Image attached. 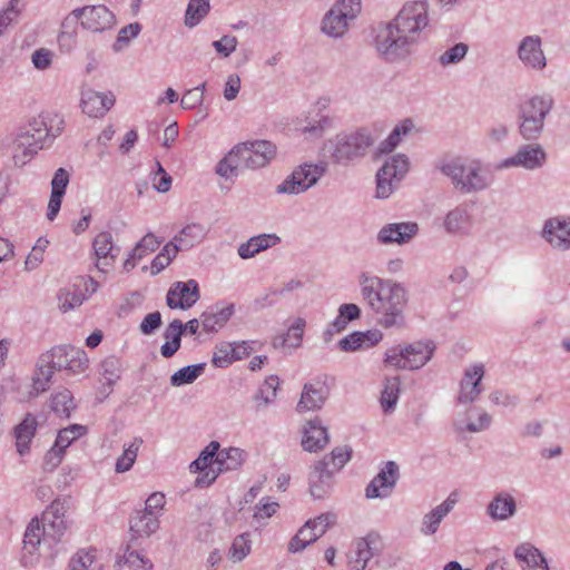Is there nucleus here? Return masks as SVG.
Here are the masks:
<instances>
[{
  "mask_svg": "<svg viewBox=\"0 0 570 570\" xmlns=\"http://www.w3.org/2000/svg\"><path fill=\"white\" fill-rule=\"evenodd\" d=\"M205 235V227L202 224L193 223L186 225L174 238L175 242H177L185 250L191 248L195 244L200 243Z\"/></svg>",
  "mask_w": 570,
  "mask_h": 570,
  "instance_id": "nucleus-36",
  "label": "nucleus"
},
{
  "mask_svg": "<svg viewBox=\"0 0 570 570\" xmlns=\"http://www.w3.org/2000/svg\"><path fill=\"white\" fill-rule=\"evenodd\" d=\"M209 8V0H189L185 14V24L189 28L197 26L208 13Z\"/></svg>",
  "mask_w": 570,
  "mask_h": 570,
  "instance_id": "nucleus-44",
  "label": "nucleus"
},
{
  "mask_svg": "<svg viewBox=\"0 0 570 570\" xmlns=\"http://www.w3.org/2000/svg\"><path fill=\"white\" fill-rule=\"evenodd\" d=\"M419 233V225L414 222L391 223L384 225L377 233L380 244H407Z\"/></svg>",
  "mask_w": 570,
  "mask_h": 570,
  "instance_id": "nucleus-20",
  "label": "nucleus"
},
{
  "mask_svg": "<svg viewBox=\"0 0 570 570\" xmlns=\"http://www.w3.org/2000/svg\"><path fill=\"white\" fill-rule=\"evenodd\" d=\"M51 132L46 117L32 118L26 126L21 127L14 140L13 163L17 167L27 165L45 145L60 132Z\"/></svg>",
  "mask_w": 570,
  "mask_h": 570,
  "instance_id": "nucleus-5",
  "label": "nucleus"
},
{
  "mask_svg": "<svg viewBox=\"0 0 570 570\" xmlns=\"http://www.w3.org/2000/svg\"><path fill=\"white\" fill-rule=\"evenodd\" d=\"M553 107L549 95L533 96L519 106V132L525 140H537L543 131L544 120Z\"/></svg>",
  "mask_w": 570,
  "mask_h": 570,
  "instance_id": "nucleus-6",
  "label": "nucleus"
},
{
  "mask_svg": "<svg viewBox=\"0 0 570 570\" xmlns=\"http://www.w3.org/2000/svg\"><path fill=\"white\" fill-rule=\"evenodd\" d=\"M88 364L89 360L83 350L72 345L53 346L38 357L29 396L35 397L46 392L55 371L66 370L71 374H80L88 368Z\"/></svg>",
  "mask_w": 570,
  "mask_h": 570,
  "instance_id": "nucleus-3",
  "label": "nucleus"
},
{
  "mask_svg": "<svg viewBox=\"0 0 570 570\" xmlns=\"http://www.w3.org/2000/svg\"><path fill=\"white\" fill-rule=\"evenodd\" d=\"M37 425L36 417L28 413L22 422L14 428L17 452L21 456L30 452V443L36 434Z\"/></svg>",
  "mask_w": 570,
  "mask_h": 570,
  "instance_id": "nucleus-30",
  "label": "nucleus"
},
{
  "mask_svg": "<svg viewBox=\"0 0 570 570\" xmlns=\"http://www.w3.org/2000/svg\"><path fill=\"white\" fill-rule=\"evenodd\" d=\"M377 541V535L368 534L356 541L355 551L351 553L354 559L360 560L367 564L371 558L374 556V547Z\"/></svg>",
  "mask_w": 570,
  "mask_h": 570,
  "instance_id": "nucleus-50",
  "label": "nucleus"
},
{
  "mask_svg": "<svg viewBox=\"0 0 570 570\" xmlns=\"http://www.w3.org/2000/svg\"><path fill=\"white\" fill-rule=\"evenodd\" d=\"M330 395V387L325 381L316 380L306 383L303 387L296 410L298 412L320 410Z\"/></svg>",
  "mask_w": 570,
  "mask_h": 570,
  "instance_id": "nucleus-21",
  "label": "nucleus"
},
{
  "mask_svg": "<svg viewBox=\"0 0 570 570\" xmlns=\"http://www.w3.org/2000/svg\"><path fill=\"white\" fill-rule=\"evenodd\" d=\"M426 1L406 2L393 20L381 24L375 36V48L389 62L406 59L429 29Z\"/></svg>",
  "mask_w": 570,
  "mask_h": 570,
  "instance_id": "nucleus-1",
  "label": "nucleus"
},
{
  "mask_svg": "<svg viewBox=\"0 0 570 570\" xmlns=\"http://www.w3.org/2000/svg\"><path fill=\"white\" fill-rule=\"evenodd\" d=\"M115 104L111 92L104 94L94 89H85L81 92V108L89 117L104 116Z\"/></svg>",
  "mask_w": 570,
  "mask_h": 570,
  "instance_id": "nucleus-24",
  "label": "nucleus"
},
{
  "mask_svg": "<svg viewBox=\"0 0 570 570\" xmlns=\"http://www.w3.org/2000/svg\"><path fill=\"white\" fill-rule=\"evenodd\" d=\"M279 237L275 234H262L250 237L247 242L238 246V255L243 259L254 257L256 254L265 250L279 242Z\"/></svg>",
  "mask_w": 570,
  "mask_h": 570,
  "instance_id": "nucleus-31",
  "label": "nucleus"
},
{
  "mask_svg": "<svg viewBox=\"0 0 570 570\" xmlns=\"http://www.w3.org/2000/svg\"><path fill=\"white\" fill-rule=\"evenodd\" d=\"M400 478L399 465L387 461L377 475L367 484L365 497L367 499H385L391 495Z\"/></svg>",
  "mask_w": 570,
  "mask_h": 570,
  "instance_id": "nucleus-15",
  "label": "nucleus"
},
{
  "mask_svg": "<svg viewBox=\"0 0 570 570\" xmlns=\"http://www.w3.org/2000/svg\"><path fill=\"white\" fill-rule=\"evenodd\" d=\"M361 295L384 328L405 326L404 309L409 296L405 287L392 279H383L362 273L358 276Z\"/></svg>",
  "mask_w": 570,
  "mask_h": 570,
  "instance_id": "nucleus-2",
  "label": "nucleus"
},
{
  "mask_svg": "<svg viewBox=\"0 0 570 570\" xmlns=\"http://www.w3.org/2000/svg\"><path fill=\"white\" fill-rule=\"evenodd\" d=\"M87 433V426L81 424H71L61 429L56 439V445L66 450L75 440Z\"/></svg>",
  "mask_w": 570,
  "mask_h": 570,
  "instance_id": "nucleus-48",
  "label": "nucleus"
},
{
  "mask_svg": "<svg viewBox=\"0 0 570 570\" xmlns=\"http://www.w3.org/2000/svg\"><path fill=\"white\" fill-rule=\"evenodd\" d=\"M206 363L184 366L170 376L173 386H181L195 382L205 371Z\"/></svg>",
  "mask_w": 570,
  "mask_h": 570,
  "instance_id": "nucleus-40",
  "label": "nucleus"
},
{
  "mask_svg": "<svg viewBox=\"0 0 570 570\" xmlns=\"http://www.w3.org/2000/svg\"><path fill=\"white\" fill-rule=\"evenodd\" d=\"M206 89V83L203 82L202 85L187 90L180 100V106L184 109H194L203 104L204 100V92Z\"/></svg>",
  "mask_w": 570,
  "mask_h": 570,
  "instance_id": "nucleus-56",
  "label": "nucleus"
},
{
  "mask_svg": "<svg viewBox=\"0 0 570 570\" xmlns=\"http://www.w3.org/2000/svg\"><path fill=\"white\" fill-rule=\"evenodd\" d=\"M435 345L431 341H417L397 345L385 352L384 363L395 370L414 371L423 367L433 356Z\"/></svg>",
  "mask_w": 570,
  "mask_h": 570,
  "instance_id": "nucleus-8",
  "label": "nucleus"
},
{
  "mask_svg": "<svg viewBox=\"0 0 570 570\" xmlns=\"http://www.w3.org/2000/svg\"><path fill=\"white\" fill-rule=\"evenodd\" d=\"M492 422V417L487 412H482L475 422H466L463 417H458L453 421V429L459 432L476 433L487 430Z\"/></svg>",
  "mask_w": 570,
  "mask_h": 570,
  "instance_id": "nucleus-43",
  "label": "nucleus"
},
{
  "mask_svg": "<svg viewBox=\"0 0 570 570\" xmlns=\"http://www.w3.org/2000/svg\"><path fill=\"white\" fill-rule=\"evenodd\" d=\"M219 443L217 441H212L198 455L196 460H194L190 465L189 470L194 473L196 472H203L205 471L209 464L212 463L213 459H216V454L219 450Z\"/></svg>",
  "mask_w": 570,
  "mask_h": 570,
  "instance_id": "nucleus-47",
  "label": "nucleus"
},
{
  "mask_svg": "<svg viewBox=\"0 0 570 570\" xmlns=\"http://www.w3.org/2000/svg\"><path fill=\"white\" fill-rule=\"evenodd\" d=\"M59 308L66 313L82 304L85 296L80 292H60L58 295Z\"/></svg>",
  "mask_w": 570,
  "mask_h": 570,
  "instance_id": "nucleus-58",
  "label": "nucleus"
},
{
  "mask_svg": "<svg viewBox=\"0 0 570 570\" xmlns=\"http://www.w3.org/2000/svg\"><path fill=\"white\" fill-rule=\"evenodd\" d=\"M95 550H80L76 557L70 561V570H87L89 569L96 558Z\"/></svg>",
  "mask_w": 570,
  "mask_h": 570,
  "instance_id": "nucleus-61",
  "label": "nucleus"
},
{
  "mask_svg": "<svg viewBox=\"0 0 570 570\" xmlns=\"http://www.w3.org/2000/svg\"><path fill=\"white\" fill-rule=\"evenodd\" d=\"M49 541L58 543L65 534L68 525L66 519H51L42 521Z\"/></svg>",
  "mask_w": 570,
  "mask_h": 570,
  "instance_id": "nucleus-55",
  "label": "nucleus"
},
{
  "mask_svg": "<svg viewBox=\"0 0 570 570\" xmlns=\"http://www.w3.org/2000/svg\"><path fill=\"white\" fill-rule=\"evenodd\" d=\"M489 400L494 405H502L504 407H515L520 403L518 395L507 393L501 390H495L489 394Z\"/></svg>",
  "mask_w": 570,
  "mask_h": 570,
  "instance_id": "nucleus-62",
  "label": "nucleus"
},
{
  "mask_svg": "<svg viewBox=\"0 0 570 570\" xmlns=\"http://www.w3.org/2000/svg\"><path fill=\"white\" fill-rule=\"evenodd\" d=\"M439 170L451 179V183L461 194L479 193L489 188L491 178L485 174L478 161L454 157L443 159L438 165Z\"/></svg>",
  "mask_w": 570,
  "mask_h": 570,
  "instance_id": "nucleus-4",
  "label": "nucleus"
},
{
  "mask_svg": "<svg viewBox=\"0 0 570 570\" xmlns=\"http://www.w3.org/2000/svg\"><path fill=\"white\" fill-rule=\"evenodd\" d=\"M278 385L279 380L276 375H271L265 380L254 395V400L258 403V406H266L274 402Z\"/></svg>",
  "mask_w": 570,
  "mask_h": 570,
  "instance_id": "nucleus-46",
  "label": "nucleus"
},
{
  "mask_svg": "<svg viewBox=\"0 0 570 570\" xmlns=\"http://www.w3.org/2000/svg\"><path fill=\"white\" fill-rule=\"evenodd\" d=\"M100 370L105 383L111 386L120 379V360L116 356H109L101 362Z\"/></svg>",
  "mask_w": 570,
  "mask_h": 570,
  "instance_id": "nucleus-49",
  "label": "nucleus"
},
{
  "mask_svg": "<svg viewBox=\"0 0 570 570\" xmlns=\"http://www.w3.org/2000/svg\"><path fill=\"white\" fill-rule=\"evenodd\" d=\"M468 209L463 206H458L446 214L443 226L448 233L455 234L462 230L468 225Z\"/></svg>",
  "mask_w": 570,
  "mask_h": 570,
  "instance_id": "nucleus-42",
  "label": "nucleus"
},
{
  "mask_svg": "<svg viewBox=\"0 0 570 570\" xmlns=\"http://www.w3.org/2000/svg\"><path fill=\"white\" fill-rule=\"evenodd\" d=\"M514 556L527 566V570H549L547 559L542 552L531 544H520Z\"/></svg>",
  "mask_w": 570,
  "mask_h": 570,
  "instance_id": "nucleus-32",
  "label": "nucleus"
},
{
  "mask_svg": "<svg viewBox=\"0 0 570 570\" xmlns=\"http://www.w3.org/2000/svg\"><path fill=\"white\" fill-rule=\"evenodd\" d=\"M245 460V452L238 448L218 450L215 462L219 472L235 471L242 466Z\"/></svg>",
  "mask_w": 570,
  "mask_h": 570,
  "instance_id": "nucleus-34",
  "label": "nucleus"
},
{
  "mask_svg": "<svg viewBox=\"0 0 570 570\" xmlns=\"http://www.w3.org/2000/svg\"><path fill=\"white\" fill-rule=\"evenodd\" d=\"M400 386L401 382L397 376L385 379L384 389L380 400L385 413L394 410L400 395Z\"/></svg>",
  "mask_w": 570,
  "mask_h": 570,
  "instance_id": "nucleus-39",
  "label": "nucleus"
},
{
  "mask_svg": "<svg viewBox=\"0 0 570 570\" xmlns=\"http://www.w3.org/2000/svg\"><path fill=\"white\" fill-rule=\"evenodd\" d=\"M518 57L527 68L540 71L547 67V58L539 36L524 37L519 43Z\"/></svg>",
  "mask_w": 570,
  "mask_h": 570,
  "instance_id": "nucleus-19",
  "label": "nucleus"
},
{
  "mask_svg": "<svg viewBox=\"0 0 570 570\" xmlns=\"http://www.w3.org/2000/svg\"><path fill=\"white\" fill-rule=\"evenodd\" d=\"M41 541L43 543H49L48 535H46V530L43 524L37 519H32L24 532L23 538V551L24 554L22 556V564L24 567H29L33 564V560L31 558L27 557V553L30 556L35 554V552L38 550V547L40 546Z\"/></svg>",
  "mask_w": 570,
  "mask_h": 570,
  "instance_id": "nucleus-26",
  "label": "nucleus"
},
{
  "mask_svg": "<svg viewBox=\"0 0 570 570\" xmlns=\"http://www.w3.org/2000/svg\"><path fill=\"white\" fill-rule=\"evenodd\" d=\"M324 173L325 166L323 164H303L296 167L291 175L276 186L275 193L278 195H298L304 193L314 186Z\"/></svg>",
  "mask_w": 570,
  "mask_h": 570,
  "instance_id": "nucleus-10",
  "label": "nucleus"
},
{
  "mask_svg": "<svg viewBox=\"0 0 570 570\" xmlns=\"http://www.w3.org/2000/svg\"><path fill=\"white\" fill-rule=\"evenodd\" d=\"M279 504L276 501H272L268 497L263 498L255 508L254 518L268 519L277 512Z\"/></svg>",
  "mask_w": 570,
  "mask_h": 570,
  "instance_id": "nucleus-63",
  "label": "nucleus"
},
{
  "mask_svg": "<svg viewBox=\"0 0 570 570\" xmlns=\"http://www.w3.org/2000/svg\"><path fill=\"white\" fill-rule=\"evenodd\" d=\"M361 11V0H340L324 16L322 31L331 38H341L348 29L350 21Z\"/></svg>",
  "mask_w": 570,
  "mask_h": 570,
  "instance_id": "nucleus-9",
  "label": "nucleus"
},
{
  "mask_svg": "<svg viewBox=\"0 0 570 570\" xmlns=\"http://www.w3.org/2000/svg\"><path fill=\"white\" fill-rule=\"evenodd\" d=\"M141 444L142 439L136 436L127 446L124 448L122 454L116 461L115 471L117 473L127 472L132 468Z\"/></svg>",
  "mask_w": 570,
  "mask_h": 570,
  "instance_id": "nucleus-38",
  "label": "nucleus"
},
{
  "mask_svg": "<svg viewBox=\"0 0 570 570\" xmlns=\"http://www.w3.org/2000/svg\"><path fill=\"white\" fill-rule=\"evenodd\" d=\"M19 0H10L8 6L0 12V36L19 17Z\"/></svg>",
  "mask_w": 570,
  "mask_h": 570,
  "instance_id": "nucleus-57",
  "label": "nucleus"
},
{
  "mask_svg": "<svg viewBox=\"0 0 570 570\" xmlns=\"http://www.w3.org/2000/svg\"><path fill=\"white\" fill-rule=\"evenodd\" d=\"M330 441L328 432L320 419L311 420L304 429L302 446L305 451L317 452L323 450Z\"/></svg>",
  "mask_w": 570,
  "mask_h": 570,
  "instance_id": "nucleus-29",
  "label": "nucleus"
},
{
  "mask_svg": "<svg viewBox=\"0 0 570 570\" xmlns=\"http://www.w3.org/2000/svg\"><path fill=\"white\" fill-rule=\"evenodd\" d=\"M334 471L328 469V460L317 461L309 473V493L314 499H324L333 487Z\"/></svg>",
  "mask_w": 570,
  "mask_h": 570,
  "instance_id": "nucleus-22",
  "label": "nucleus"
},
{
  "mask_svg": "<svg viewBox=\"0 0 570 570\" xmlns=\"http://www.w3.org/2000/svg\"><path fill=\"white\" fill-rule=\"evenodd\" d=\"M233 305L217 312H204L200 322L205 332H216L222 328L233 315Z\"/></svg>",
  "mask_w": 570,
  "mask_h": 570,
  "instance_id": "nucleus-37",
  "label": "nucleus"
},
{
  "mask_svg": "<svg viewBox=\"0 0 570 570\" xmlns=\"http://www.w3.org/2000/svg\"><path fill=\"white\" fill-rule=\"evenodd\" d=\"M409 170V159L403 154L391 157L376 174V197L387 198Z\"/></svg>",
  "mask_w": 570,
  "mask_h": 570,
  "instance_id": "nucleus-11",
  "label": "nucleus"
},
{
  "mask_svg": "<svg viewBox=\"0 0 570 570\" xmlns=\"http://www.w3.org/2000/svg\"><path fill=\"white\" fill-rule=\"evenodd\" d=\"M184 334L183 322L174 320L164 332L167 340L160 347V353L165 358L171 357L180 347L181 336Z\"/></svg>",
  "mask_w": 570,
  "mask_h": 570,
  "instance_id": "nucleus-33",
  "label": "nucleus"
},
{
  "mask_svg": "<svg viewBox=\"0 0 570 570\" xmlns=\"http://www.w3.org/2000/svg\"><path fill=\"white\" fill-rule=\"evenodd\" d=\"M159 529V519L157 514L146 513L141 510L136 511L129 520L130 542L138 539L149 538Z\"/></svg>",
  "mask_w": 570,
  "mask_h": 570,
  "instance_id": "nucleus-25",
  "label": "nucleus"
},
{
  "mask_svg": "<svg viewBox=\"0 0 570 570\" xmlns=\"http://www.w3.org/2000/svg\"><path fill=\"white\" fill-rule=\"evenodd\" d=\"M243 167L238 153H235V147L218 161L216 166V174L225 179L237 177L238 168Z\"/></svg>",
  "mask_w": 570,
  "mask_h": 570,
  "instance_id": "nucleus-41",
  "label": "nucleus"
},
{
  "mask_svg": "<svg viewBox=\"0 0 570 570\" xmlns=\"http://www.w3.org/2000/svg\"><path fill=\"white\" fill-rule=\"evenodd\" d=\"M135 542L128 543L125 553H124V563L132 568L134 570H150L153 568V563L145 558L140 552L132 550L131 546Z\"/></svg>",
  "mask_w": 570,
  "mask_h": 570,
  "instance_id": "nucleus-52",
  "label": "nucleus"
},
{
  "mask_svg": "<svg viewBox=\"0 0 570 570\" xmlns=\"http://www.w3.org/2000/svg\"><path fill=\"white\" fill-rule=\"evenodd\" d=\"M69 17L80 20V26L95 33L110 30L116 22L115 14L105 6H85L73 9Z\"/></svg>",
  "mask_w": 570,
  "mask_h": 570,
  "instance_id": "nucleus-12",
  "label": "nucleus"
},
{
  "mask_svg": "<svg viewBox=\"0 0 570 570\" xmlns=\"http://www.w3.org/2000/svg\"><path fill=\"white\" fill-rule=\"evenodd\" d=\"M243 167L258 169L268 165L276 156V146L268 140L246 141L235 146Z\"/></svg>",
  "mask_w": 570,
  "mask_h": 570,
  "instance_id": "nucleus-13",
  "label": "nucleus"
},
{
  "mask_svg": "<svg viewBox=\"0 0 570 570\" xmlns=\"http://www.w3.org/2000/svg\"><path fill=\"white\" fill-rule=\"evenodd\" d=\"M250 552V541L248 540V533H243L236 537L228 551V558L233 562H240Z\"/></svg>",
  "mask_w": 570,
  "mask_h": 570,
  "instance_id": "nucleus-51",
  "label": "nucleus"
},
{
  "mask_svg": "<svg viewBox=\"0 0 570 570\" xmlns=\"http://www.w3.org/2000/svg\"><path fill=\"white\" fill-rule=\"evenodd\" d=\"M238 40L235 36L225 35L219 40L213 41L212 46L218 55L229 57L237 48Z\"/></svg>",
  "mask_w": 570,
  "mask_h": 570,
  "instance_id": "nucleus-59",
  "label": "nucleus"
},
{
  "mask_svg": "<svg viewBox=\"0 0 570 570\" xmlns=\"http://www.w3.org/2000/svg\"><path fill=\"white\" fill-rule=\"evenodd\" d=\"M92 248L97 258L96 267L102 273L107 272L120 250L114 245L112 235L109 232L99 233L92 240Z\"/></svg>",
  "mask_w": 570,
  "mask_h": 570,
  "instance_id": "nucleus-23",
  "label": "nucleus"
},
{
  "mask_svg": "<svg viewBox=\"0 0 570 570\" xmlns=\"http://www.w3.org/2000/svg\"><path fill=\"white\" fill-rule=\"evenodd\" d=\"M305 321L297 318L295 323L289 326L286 334L279 335L274 338L273 345L275 348H296L301 345L305 327Z\"/></svg>",
  "mask_w": 570,
  "mask_h": 570,
  "instance_id": "nucleus-35",
  "label": "nucleus"
},
{
  "mask_svg": "<svg viewBox=\"0 0 570 570\" xmlns=\"http://www.w3.org/2000/svg\"><path fill=\"white\" fill-rule=\"evenodd\" d=\"M483 376L484 366L482 364H474L464 371L456 396L458 404H472L479 399L483 391Z\"/></svg>",
  "mask_w": 570,
  "mask_h": 570,
  "instance_id": "nucleus-18",
  "label": "nucleus"
},
{
  "mask_svg": "<svg viewBox=\"0 0 570 570\" xmlns=\"http://www.w3.org/2000/svg\"><path fill=\"white\" fill-rule=\"evenodd\" d=\"M547 161V153L539 144H528L519 147L517 153L503 159L497 167L499 169L522 167L528 170L541 168Z\"/></svg>",
  "mask_w": 570,
  "mask_h": 570,
  "instance_id": "nucleus-14",
  "label": "nucleus"
},
{
  "mask_svg": "<svg viewBox=\"0 0 570 570\" xmlns=\"http://www.w3.org/2000/svg\"><path fill=\"white\" fill-rule=\"evenodd\" d=\"M469 51L468 45L463 42L455 43L450 49L445 50L440 57L439 62L441 66L455 65L464 59Z\"/></svg>",
  "mask_w": 570,
  "mask_h": 570,
  "instance_id": "nucleus-54",
  "label": "nucleus"
},
{
  "mask_svg": "<svg viewBox=\"0 0 570 570\" xmlns=\"http://www.w3.org/2000/svg\"><path fill=\"white\" fill-rule=\"evenodd\" d=\"M458 502L456 492H452L445 501L441 504L436 505L429 513L424 514L421 524V532L424 535L434 534L442 520L453 510L454 505Z\"/></svg>",
  "mask_w": 570,
  "mask_h": 570,
  "instance_id": "nucleus-27",
  "label": "nucleus"
},
{
  "mask_svg": "<svg viewBox=\"0 0 570 570\" xmlns=\"http://www.w3.org/2000/svg\"><path fill=\"white\" fill-rule=\"evenodd\" d=\"M140 30L141 26L138 22H132L121 28L118 32L115 43L112 45L114 51L119 52L126 48L130 40L139 35Z\"/></svg>",
  "mask_w": 570,
  "mask_h": 570,
  "instance_id": "nucleus-53",
  "label": "nucleus"
},
{
  "mask_svg": "<svg viewBox=\"0 0 570 570\" xmlns=\"http://www.w3.org/2000/svg\"><path fill=\"white\" fill-rule=\"evenodd\" d=\"M542 238L554 249H570V216H557L544 222Z\"/></svg>",
  "mask_w": 570,
  "mask_h": 570,
  "instance_id": "nucleus-16",
  "label": "nucleus"
},
{
  "mask_svg": "<svg viewBox=\"0 0 570 570\" xmlns=\"http://www.w3.org/2000/svg\"><path fill=\"white\" fill-rule=\"evenodd\" d=\"M65 454V450L57 446L56 443L45 454L42 468L45 471L51 472L53 471L62 461Z\"/></svg>",
  "mask_w": 570,
  "mask_h": 570,
  "instance_id": "nucleus-64",
  "label": "nucleus"
},
{
  "mask_svg": "<svg viewBox=\"0 0 570 570\" xmlns=\"http://www.w3.org/2000/svg\"><path fill=\"white\" fill-rule=\"evenodd\" d=\"M374 139L366 129L351 134H340L324 145V151L334 163L346 165L366 155Z\"/></svg>",
  "mask_w": 570,
  "mask_h": 570,
  "instance_id": "nucleus-7",
  "label": "nucleus"
},
{
  "mask_svg": "<svg viewBox=\"0 0 570 570\" xmlns=\"http://www.w3.org/2000/svg\"><path fill=\"white\" fill-rule=\"evenodd\" d=\"M487 513L493 521H507L517 513L515 499L509 492L501 491L489 502Z\"/></svg>",
  "mask_w": 570,
  "mask_h": 570,
  "instance_id": "nucleus-28",
  "label": "nucleus"
},
{
  "mask_svg": "<svg viewBox=\"0 0 570 570\" xmlns=\"http://www.w3.org/2000/svg\"><path fill=\"white\" fill-rule=\"evenodd\" d=\"M323 460H328V469L336 472L350 460V451L346 448H335L331 454L324 456Z\"/></svg>",
  "mask_w": 570,
  "mask_h": 570,
  "instance_id": "nucleus-60",
  "label": "nucleus"
},
{
  "mask_svg": "<svg viewBox=\"0 0 570 570\" xmlns=\"http://www.w3.org/2000/svg\"><path fill=\"white\" fill-rule=\"evenodd\" d=\"M75 407L73 396L67 389L51 396V410L61 417H69Z\"/></svg>",
  "mask_w": 570,
  "mask_h": 570,
  "instance_id": "nucleus-45",
  "label": "nucleus"
},
{
  "mask_svg": "<svg viewBox=\"0 0 570 570\" xmlns=\"http://www.w3.org/2000/svg\"><path fill=\"white\" fill-rule=\"evenodd\" d=\"M200 298L198 283L195 279L174 283L167 292L166 304L171 309H188Z\"/></svg>",
  "mask_w": 570,
  "mask_h": 570,
  "instance_id": "nucleus-17",
  "label": "nucleus"
}]
</instances>
